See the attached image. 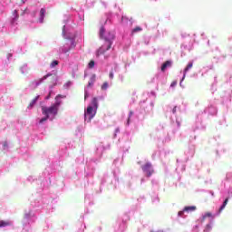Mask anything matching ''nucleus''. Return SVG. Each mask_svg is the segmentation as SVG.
<instances>
[{
    "label": "nucleus",
    "instance_id": "obj_1",
    "mask_svg": "<svg viewBox=\"0 0 232 232\" xmlns=\"http://www.w3.org/2000/svg\"><path fill=\"white\" fill-rule=\"evenodd\" d=\"M61 97H63V95L58 94L55 97L56 102L53 104H52L50 107H46V106L42 107V113L45 117H44L40 120V121H39L40 124L46 122V121L48 119H50V115H51V117H53V119H55V117H57V114L59 113V108L61 106V101H58L57 99H59Z\"/></svg>",
    "mask_w": 232,
    "mask_h": 232
},
{
    "label": "nucleus",
    "instance_id": "obj_2",
    "mask_svg": "<svg viewBox=\"0 0 232 232\" xmlns=\"http://www.w3.org/2000/svg\"><path fill=\"white\" fill-rule=\"evenodd\" d=\"M103 44L96 51V57H100V55H104L108 50L111 49V44H113V41L115 40V34L108 33L106 36H104Z\"/></svg>",
    "mask_w": 232,
    "mask_h": 232
},
{
    "label": "nucleus",
    "instance_id": "obj_3",
    "mask_svg": "<svg viewBox=\"0 0 232 232\" xmlns=\"http://www.w3.org/2000/svg\"><path fill=\"white\" fill-rule=\"evenodd\" d=\"M141 169L143 173H145L146 177H151L153 173H155V169H153V165L148 162L145 165L141 166Z\"/></svg>",
    "mask_w": 232,
    "mask_h": 232
},
{
    "label": "nucleus",
    "instance_id": "obj_4",
    "mask_svg": "<svg viewBox=\"0 0 232 232\" xmlns=\"http://www.w3.org/2000/svg\"><path fill=\"white\" fill-rule=\"evenodd\" d=\"M97 113V110H95L92 105L87 107V110L85 111V121L88 119V121H92L95 117V114Z\"/></svg>",
    "mask_w": 232,
    "mask_h": 232
},
{
    "label": "nucleus",
    "instance_id": "obj_5",
    "mask_svg": "<svg viewBox=\"0 0 232 232\" xmlns=\"http://www.w3.org/2000/svg\"><path fill=\"white\" fill-rule=\"evenodd\" d=\"M167 68H171V61H166L162 65H161V72H166Z\"/></svg>",
    "mask_w": 232,
    "mask_h": 232
},
{
    "label": "nucleus",
    "instance_id": "obj_6",
    "mask_svg": "<svg viewBox=\"0 0 232 232\" xmlns=\"http://www.w3.org/2000/svg\"><path fill=\"white\" fill-rule=\"evenodd\" d=\"M96 79H97V75L92 74L89 80L88 86H93V84H95Z\"/></svg>",
    "mask_w": 232,
    "mask_h": 232
},
{
    "label": "nucleus",
    "instance_id": "obj_7",
    "mask_svg": "<svg viewBox=\"0 0 232 232\" xmlns=\"http://www.w3.org/2000/svg\"><path fill=\"white\" fill-rule=\"evenodd\" d=\"M38 100H39V96H36L34 99H33L32 102L29 103V105L27 106L28 110H32V108L35 106V103L37 102Z\"/></svg>",
    "mask_w": 232,
    "mask_h": 232
},
{
    "label": "nucleus",
    "instance_id": "obj_8",
    "mask_svg": "<svg viewBox=\"0 0 232 232\" xmlns=\"http://www.w3.org/2000/svg\"><path fill=\"white\" fill-rule=\"evenodd\" d=\"M227 202H229V198H226L225 201L223 202L222 206L218 209V213H222L224 209H226V206H227Z\"/></svg>",
    "mask_w": 232,
    "mask_h": 232
},
{
    "label": "nucleus",
    "instance_id": "obj_9",
    "mask_svg": "<svg viewBox=\"0 0 232 232\" xmlns=\"http://www.w3.org/2000/svg\"><path fill=\"white\" fill-rule=\"evenodd\" d=\"M92 107L94 108L95 110H97V108H99V102L97 100V98H93L92 100Z\"/></svg>",
    "mask_w": 232,
    "mask_h": 232
},
{
    "label": "nucleus",
    "instance_id": "obj_10",
    "mask_svg": "<svg viewBox=\"0 0 232 232\" xmlns=\"http://www.w3.org/2000/svg\"><path fill=\"white\" fill-rule=\"evenodd\" d=\"M196 210H197L196 206L185 207L183 208V211H186L187 213H189V211H196Z\"/></svg>",
    "mask_w": 232,
    "mask_h": 232
},
{
    "label": "nucleus",
    "instance_id": "obj_11",
    "mask_svg": "<svg viewBox=\"0 0 232 232\" xmlns=\"http://www.w3.org/2000/svg\"><path fill=\"white\" fill-rule=\"evenodd\" d=\"M44 14H46V9L42 8L40 10V19H41V23H43V19H44Z\"/></svg>",
    "mask_w": 232,
    "mask_h": 232
},
{
    "label": "nucleus",
    "instance_id": "obj_12",
    "mask_svg": "<svg viewBox=\"0 0 232 232\" xmlns=\"http://www.w3.org/2000/svg\"><path fill=\"white\" fill-rule=\"evenodd\" d=\"M211 217H213V214H211V212H207V213L203 216L202 221L204 222V220H206V218H211Z\"/></svg>",
    "mask_w": 232,
    "mask_h": 232
},
{
    "label": "nucleus",
    "instance_id": "obj_13",
    "mask_svg": "<svg viewBox=\"0 0 232 232\" xmlns=\"http://www.w3.org/2000/svg\"><path fill=\"white\" fill-rule=\"evenodd\" d=\"M6 226H10V222L8 221H0V227H6Z\"/></svg>",
    "mask_w": 232,
    "mask_h": 232
},
{
    "label": "nucleus",
    "instance_id": "obj_14",
    "mask_svg": "<svg viewBox=\"0 0 232 232\" xmlns=\"http://www.w3.org/2000/svg\"><path fill=\"white\" fill-rule=\"evenodd\" d=\"M137 32H142V29L140 26L135 27L134 29H132V35L133 34H137Z\"/></svg>",
    "mask_w": 232,
    "mask_h": 232
},
{
    "label": "nucleus",
    "instance_id": "obj_15",
    "mask_svg": "<svg viewBox=\"0 0 232 232\" xmlns=\"http://www.w3.org/2000/svg\"><path fill=\"white\" fill-rule=\"evenodd\" d=\"M59 64V61L54 60L51 63L50 66L51 68H55V66H57Z\"/></svg>",
    "mask_w": 232,
    "mask_h": 232
},
{
    "label": "nucleus",
    "instance_id": "obj_16",
    "mask_svg": "<svg viewBox=\"0 0 232 232\" xmlns=\"http://www.w3.org/2000/svg\"><path fill=\"white\" fill-rule=\"evenodd\" d=\"M95 66V61L91 60L90 63H88V68L92 69L94 68Z\"/></svg>",
    "mask_w": 232,
    "mask_h": 232
},
{
    "label": "nucleus",
    "instance_id": "obj_17",
    "mask_svg": "<svg viewBox=\"0 0 232 232\" xmlns=\"http://www.w3.org/2000/svg\"><path fill=\"white\" fill-rule=\"evenodd\" d=\"M108 86H109V84H108V82H103V84L102 85V90H103V91H106V90H108Z\"/></svg>",
    "mask_w": 232,
    "mask_h": 232
},
{
    "label": "nucleus",
    "instance_id": "obj_18",
    "mask_svg": "<svg viewBox=\"0 0 232 232\" xmlns=\"http://www.w3.org/2000/svg\"><path fill=\"white\" fill-rule=\"evenodd\" d=\"M190 68H193V63H189L187 67L185 68V72H188Z\"/></svg>",
    "mask_w": 232,
    "mask_h": 232
},
{
    "label": "nucleus",
    "instance_id": "obj_19",
    "mask_svg": "<svg viewBox=\"0 0 232 232\" xmlns=\"http://www.w3.org/2000/svg\"><path fill=\"white\" fill-rule=\"evenodd\" d=\"M103 35H104V29L103 27H102L100 30V36L102 37Z\"/></svg>",
    "mask_w": 232,
    "mask_h": 232
},
{
    "label": "nucleus",
    "instance_id": "obj_20",
    "mask_svg": "<svg viewBox=\"0 0 232 232\" xmlns=\"http://www.w3.org/2000/svg\"><path fill=\"white\" fill-rule=\"evenodd\" d=\"M3 146H4V150H6V148H8V141H5Z\"/></svg>",
    "mask_w": 232,
    "mask_h": 232
},
{
    "label": "nucleus",
    "instance_id": "obj_21",
    "mask_svg": "<svg viewBox=\"0 0 232 232\" xmlns=\"http://www.w3.org/2000/svg\"><path fill=\"white\" fill-rule=\"evenodd\" d=\"M48 77H52V73H48L44 75L43 79H48Z\"/></svg>",
    "mask_w": 232,
    "mask_h": 232
},
{
    "label": "nucleus",
    "instance_id": "obj_22",
    "mask_svg": "<svg viewBox=\"0 0 232 232\" xmlns=\"http://www.w3.org/2000/svg\"><path fill=\"white\" fill-rule=\"evenodd\" d=\"M170 86H171V88H173L174 86H177V82H172Z\"/></svg>",
    "mask_w": 232,
    "mask_h": 232
},
{
    "label": "nucleus",
    "instance_id": "obj_23",
    "mask_svg": "<svg viewBox=\"0 0 232 232\" xmlns=\"http://www.w3.org/2000/svg\"><path fill=\"white\" fill-rule=\"evenodd\" d=\"M131 115H133V112H132V111L130 112V116H129V118H128V124H130V119Z\"/></svg>",
    "mask_w": 232,
    "mask_h": 232
},
{
    "label": "nucleus",
    "instance_id": "obj_24",
    "mask_svg": "<svg viewBox=\"0 0 232 232\" xmlns=\"http://www.w3.org/2000/svg\"><path fill=\"white\" fill-rule=\"evenodd\" d=\"M109 77H110V79H113V72H111L109 73Z\"/></svg>",
    "mask_w": 232,
    "mask_h": 232
},
{
    "label": "nucleus",
    "instance_id": "obj_25",
    "mask_svg": "<svg viewBox=\"0 0 232 232\" xmlns=\"http://www.w3.org/2000/svg\"><path fill=\"white\" fill-rule=\"evenodd\" d=\"M178 215H179V217H182V215H184V210H183V211H179V212L178 213Z\"/></svg>",
    "mask_w": 232,
    "mask_h": 232
},
{
    "label": "nucleus",
    "instance_id": "obj_26",
    "mask_svg": "<svg viewBox=\"0 0 232 232\" xmlns=\"http://www.w3.org/2000/svg\"><path fill=\"white\" fill-rule=\"evenodd\" d=\"M172 112H173V113H177V107H174V108H173Z\"/></svg>",
    "mask_w": 232,
    "mask_h": 232
},
{
    "label": "nucleus",
    "instance_id": "obj_27",
    "mask_svg": "<svg viewBox=\"0 0 232 232\" xmlns=\"http://www.w3.org/2000/svg\"><path fill=\"white\" fill-rule=\"evenodd\" d=\"M14 14H16V18L15 19H19V14H17V10L14 11Z\"/></svg>",
    "mask_w": 232,
    "mask_h": 232
},
{
    "label": "nucleus",
    "instance_id": "obj_28",
    "mask_svg": "<svg viewBox=\"0 0 232 232\" xmlns=\"http://www.w3.org/2000/svg\"><path fill=\"white\" fill-rule=\"evenodd\" d=\"M51 95H52V92H49V94L46 96L45 99H47V100L50 99Z\"/></svg>",
    "mask_w": 232,
    "mask_h": 232
},
{
    "label": "nucleus",
    "instance_id": "obj_29",
    "mask_svg": "<svg viewBox=\"0 0 232 232\" xmlns=\"http://www.w3.org/2000/svg\"><path fill=\"white\" fill-rule=\"evenodd\" d=\"M23 4H25L26 3V0H21Z\"/></svg>",
    "mask_w": 232,
    "mask_h": 232
},
{
    "label": "nucleus",
    "instance_id": "obj_30",
    "mask_svg": "<svg viewBox=\"0 0 232 232\" xmlns=\"http://www.w3.org/2000/svg\"><path fill=\"white\" fill-rule=\"evenodd\" d=\"M67 51H63V53H66Z\"/></svg>",
    "mask_w": 232,
    "mask_h": 232
}]
</instances>
